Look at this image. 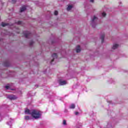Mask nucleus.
<instances>
[{
    "instance_id": "4468645a",
    "label": "nucleus",
    "mask_w": 128,
    "mask_h": 128,
    "mask_svg": "<svg viewBox=\"0 0 128 128\" xmlns=\"http://www.w3.org/2000/svg\"><path fill=\"white\" fill-rule=\"evenodd\" d=\"M72 6L71 5H69L68 6V7L67 8V10H72Z\"/></svg>"
},
{
    "instance_id": "20e7f679",
    "label": "nucleus",
    "mask_w": 128,
    "mask_h": 128,
    "mask_svg": "<svg viewBox=\"0 0 128 128\" xmlns=\"http://www.w3.org/2000/svg\"><path fill=\"white\" fill-rule=\"evenodd\" d=\"M23 34L24 36H25L26 38H30V36H32V34L30 32H28V31H24L23 32Z\"/></svg>"
},
{
    "instance_id": "6ab92c4d",
    "label": "nucleus",
    "mask_w": 128,
    "mask_h": 128,
    "mask_svg": "<svg viewBox=\"0 0 128 128\" xmlns=\"http://www.w3.org/2000/svg\"><path fill=\"white\" fill-rule=\"evenodd\" d=\"M62 124H64V126H66V120H64Z\"/></svg>"
},
{
    "instance_id": "aec40b11",
    "label": "nucleus",
    "mask_w": 128,
    "mask_h": 128,
    "mask_svg": "<svg viewBox=\"0 0 128 128\" xmlns=\"http://www.w3.org/2000/svg\"><path fill=\"white\" fill-rule=\"evenodd\" d=\"M12 120H10V122H8V126H12Z\"/></svg>"
},
{
    "instance_id": "7ed1b4c3",
    "label": "nucleus",
    "mask_w": 128,
    "mask_h": 128,
    "mask_svg": "<svg viewBox=\"0 0 128 128\" xmlns=\"http://www.w3.org/2000/svg\"><path fill=\"white\" fill-rule=\"evenodd\" d=\"M90 24L92 28H96V26L98 24V18L96 16H94L92 18Z\"/></svg>"
},
{
    "instance_id": "9b49d317",
    "label": "nucleus",
    "mask_w": 128,
    "mask_h": 128,
    "mask_svg": "<svg viewBox=\"0 0 128 128\" xmlns=\"http://www.w3.org/2000/svg\"><path fill=\"white\" fill-rule=\"evenodd\" d=\"M76 52H80V46H77L76 47Z\"/></svg>"
},
{
    "instance_id": "f3484780",
    "label": "nucleus",
    "mask_w": 128,
    "mask_h": 128,
    "mask_svg": "<svg viewBox=\"0 0 128 128\" xmlns=\"http://www.w3.org/2000/svg\"><path fill=\"white\" fill-rule=\"evenodd\" d=\"M2 26H8V24L2 22Z\"/></svg>"
},
{
    "instance_id": "f8f14e48",
    "label": "nucleus",
    "mask_w": 128,
    "mask_h": 128,
    "mask_svg": "<svg viewBox=\"0 0 128 128\" xmlns=\"http://www.w3.org/2000/svg\"><path fill=\"white\" fill-rule=\"evenodd\" d=\"M4 66H10V62L6 60L4 63Z\"/></svg>"
},
{
    "instance_id": "bb28decb",
    "label": "nucleus",
    "mask_w": 128,
    "mask_h": 128,
    "mask_svg": "<svg viewBox=\"0 0 128 128\" xmlns=\"http://www.w3.org/2000/svg\"><path fill=\"white\" fill-rule=\"evenodd\" d=\"M10 34V36H12V34Z\"/></svg>"
},
{
    "instance_id": "a878e982",
    "label": "nucleus",
    "mask_w": 128,
    "mask_h": 128,
    "mask_svg": "<svg viewBox=\"0 0 128 128\" xmlns=\"http://www.w3.org/2000/svg\"><path fill=\"white\" fill-rule=\"evenodd\" d=\"M90 2H94V0H90Z\"/></svg>"
},
{
    "instance_id": "1a4fd4ad",
    "label": "nucleus",
    "mask_w": 128,
    "mask_h": 128,
    "mask_svg": "<svg viewBox=\"0 0 128 128\" xmlns=\"http://www.w3.org/2000/svg\"><path fill=\"white\" fill-rule=\"evenodd\" d=\"M100 39L102 42H104V33H102L100 36Z\"/></svg>"
},
{
    "instance_id": "5701e85b",
    "label": "nucleus",
    "mask_w": 128,
    "mask_h": 128,
    "mask_svg": "<svg viewBox=\"0 0 128 128\" xmlns=\"http://www.w3.org/2000/svg\"><path fill=\"white\" fill-rule=\"evenodd\" d=\"M5 88H6V90H8V88H10V86H5Z\"/></svg>"
},
{
    "instance_id": "393cba45",
    "label": "nucleus",
    "mask_w": 128,
    "mask_h": 128,
    "mask_svg": "<svg viewBox=\"0 0 128 128\" xmlns=\"http://www.w3.org/2000/svg\"><path fill=\"white\" fill-rule=\"evenodd\" d=\"M76 116H78V112H75Z\"/></svg>"
},
{
    "instance_id": "cd10ccee",
    "label": "nucleus",
    "mask_w": 128,
    "mask_h": 128,
    "mask_svg": "<svg viewBox=\"0 0 128 128\" xmlns=\"http://www.w3.org/2000/svg\"><path fill=\"white\" fill-rule=\"evenodd\" d=\"M12 90H14V89H12Z\"/></svg>"
},
{
    "instance_id": "4be33fe9",
    "label": "nucleus",
    "mask_w": 128,
    "mask_h": 128,
    "mask_svg": "<svg viewBox=\"0 0 128 128\" xmlns=\"http://www.w3.org/2000/svg\"><path fill=\"white\" fill-rule=\"evenodd\" d=\"M33 44H34V42H33L32 40V41H30V46H32Z\"/></svg>"
},
{
    "instance_id": "0eeeda50",
    "label": "nucleus",
    "mask_w": 128,
    "mask_h": 128,
    "mask_svg": "<svg viewBox=\"0 0 128 128\" xmlns=\"http://www.w3.org/2000/svg\"><path fill=\"white\" fill-rule=\"evenodd\" d=\"M7 98L9 100H16V98H18V97L14 95H9L7 96Z\"/></svg>"
},
{
    "instance_id": "2eb2a0df",
    "label": "nucleus",
    "mask_w": 128,
    "mask_h": 128,
    "mask_svg": "<svg viewBox=\"0 0 128 128\" xmlns=\"http://www.w3.org/2000/svg\"><path fill=\"white\" fill-rule=\"evenodd\" d=\"M76 108V105H74V104H72L70 106V108Z\"/></svg>"
},
{
    "instance_id": "ddd939ff",
    "label": "nucleus",
    "mask_w": 128,
    "mask_h": 128,
    "mask_svg": "<svg viewBox=\"0 0 128 128\" xmlns=\"http://www.w3.org/2000/svg\"><path fill=\"white\" fill-rule=\"evenodd\" d=\"M106 16V14L105 12H102L101 13V16L102 18H104Z\"/></svg>"
},
{
    "instance_id": "f257e3e1",
    "label": "nucleus",
    "mask_w": 128,
    "mask_h": 128,
    "mask_svg": "<svg viewBox=\"0 0 128 128\" xmlns=\"http://www.w3.org/2000/svg\"><path fill=\"white\" fill-rule=\"evenodd\" d=\"M25 114H30L34 118H35V120H38V118H40L42 116L40 111L38 110H30L28 109H26Z\"/></svg>"
},
{
    "instance_id": "dca6fc26",
    "label": "nucleus",
    "mask_w": 128,
    "mask_h": 128,
    "mask_svg": "<svg viewBox=\"0 0 128 128\" xmlns=\"http://www.w3.org/2000/svg\"><path fill=\"white\" fill-rule=\"evenodd\" d=\"M114 79H110L109 80V84H114Z\"/></svg>"
},
{
    "instance_id": "b1692460",
    "label": "nucleus",
    "mask_w": 128,
    "mask_h": 128,
    "mask_svg": "<svg viewBox=\"0 0 128 128\" xmlns=\"http://www.w3.org/2000/svg\"><path fill=\"white\" fill-rule=\"evenodd\" d=\"M54 14L55 16H58V11H55Z\"/></svg>"
},
{
    "instance_id": "f03ea898",
    "label": "nucleus",
    "mask_w": 128,
    "mask_h": 128,
    "mask_svg": "<svg viewBox=\"0 0 128 128\" xmlns=\"http://www.w3.org/2000/svg\"><path fill=\"white\" fill-rule=\"evenodd\" d=\"M22 24V22L21 21H18V22H16L15 24H12L11 25H10V28H12V30H13L12 28H14V30H15V32H17V34H19L20 33V30L18 29V28L16 27V24Z\"/></svg>"
},
{
    "instance_id": "39448f33",
    "label": "nucleus",
    "mask_w": 128,
    "mask_h": 128,
    "mask_svg": "<svg viewBox=\"0 0 128 128\" xmlns=\"http://www.w3.org/2000/svg\"><path fill=\"white\" fill-rule=\"evenodd\" d=\"M52 59L51 60L50 64H54V62H56V60L58 58V54H56L54 53L52 55Z\"/></svg>"
},
{
    "instance_id": "6e6552de",
    "label": "nucleus",
    "mask_w": 128,
    "mask_h": 128,
    "mask_svg": "<svg viewBox=\"0 0 128 128\" xmlns=\"http://www.w3.org/2000/svg\"><path fill=\"white\" fill-rule=\"evenodd\" d=\"M118 46H120V45H118V44L114 43L113 44L112 49V50H116V48H118Z\"/></svg>"
},
{
    "instance_id": "412c9836",
    "label": "nucleus",
    "mask_w": 128,
    "mask_h": 128,
    "mask_svg": "<svg viewBox=\"0 0 128 128\" xmlns=\"http://www.w3.org/2000/svg\"><path fill=\"white\" fill-rule=\"evenodd\" d=\"M12 2V4H16V0H10Z\"/></svg>"
},
{
    "instance_id": "a211bd4d",
    "label": "nucleus",
    "mask_w": 128,
    "mask_h": 128,
    "mask_svg": "<svg viewBox=\"0 0 128 128\" xmlns=\"http://www.w3.org/2000/svg\"><path fill=\"white\" fill-rule=\"evenodd\" d=\"M25 120H30V117L29 116H26Z\"/></svg>"
},
{
    "instance_id": "9d476101",
    "label": "nucleus",
    "mask_w": 128,
    "mask_h": 128,
    "mask_svg": "<svg viewBox=\"0 0 128 128\" xmlns=\"http://www.w3.org/2000/svg\"><path fill=\"white\" fill-rule=\"evenodd\" d=\"M26 10V6H22L20 9V12H24Z\"/></svg>"
},
{
    "instance_id": "423d86ee",
    "label": "nucleus",
    "mask_w": 128,
    "mask_h": 128,
    "mask_svg": "<svg viewBox=\"0 0 128 128\" xmlns=\"http://www.w3.org/2000/svg\"><path fill=\"white\" fill-rule=\"evenodd\" d=\"M58 84L60 86H64L65 84H68V82L63 80L62 79H60L58 80Z\"/></svg>"
}]
</instances>
